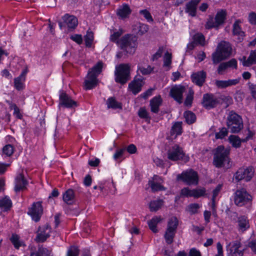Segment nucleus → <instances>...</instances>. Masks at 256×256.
<instances>
[{"mask_svg":"<svg viewBox=\"0 0 256 256\" xmlns=\"http://www.w3.org/2000/svg\"><path fill=\"white\" fill-rule=\"evenodd\" d=\"M232 52V48L230 44L226 41L220 42L214 52L212 54V59L214 64H217L220 62L229 58Z\"/></svg>","mask_w":256,"mask_h":256,"instance_id":"f257e3e1","label":"nucleus"},{"mask_svg":"<svg viewBox=\"0 0 256 256\" xmlns=\"http://www.w3.org/2000/svg\"><path fill=\"white\" fill-rule=\"evenodd\" d=\"M102 68V62H100L88 70L84 83V87L86 90L92 89L98 85L97 78L101 72Z\"/></svg>","mask_w":256,"mask_h":256,"instance_id":"f03ea898","label":"nucleus"},{"mask_svg":"<svg viewBox=\"0 0 256 256\" xmlns=\"http://www.w3.org/2000/svg\"><path fill=\"white\" fill-rule=\"evenodd\" d=\"M213 164L218 168H222L230 162V149L223 146H218L213 150Z\"/></svg>","mask_w":256,"mask_h":256,"instance_id":"7ed1b4c3","label":"nucleus"},{"mask_svg":"<svg viewBox=\"0 0 256 256\" xmlns=\"http://www.w3.org/2000/svg\"><path fill=\"white\" fill-rule=\"evenodd\" d=\"M117 44L126 53L133 54L137 46V38L130 34H126L117 41Z\"/></svg>","mask_w":256,"mask_h":256,"instance_id":"20e7f679","label":"nucleus"},{"mask_svg":"<svg viewBox=\"0 0 256 256\" xmlns=\"http://www.w3.org/2000/svg\"><path fill=\"white\" fill-rule=\"evenodd\" d=\"M130 68L128 64H122L116 67L114 74L116 82L124 84L130 80Z\"/></svg>","mask_w":256,"mask_h":256,"instance_id":"39448f33","label":"nucleus"},{"mask_svg":"<svg viewBox=\"0 0 256 256\" xmlns=\"http://www.w3.org/2000/svg\"><path fill=\"white\" fill-rule=\"evenodd\" d=\"M226 124L232 133L239 132L243 128L241 117L233 111L229 112L227 118Z\"/></svg>","mask_w":256,"mask_h":256,"instance_id":"423d86ee","label":"nucleus"},{"mask_svg":"<svg viewBox=\"0 0 256 256\" xmlns=\"http://www.w3.org/2000/svg\"><path fill=\"white\" fill-rule=\"evenodd\" d=\"M178 224V220L176 216H172L168 220L164 235L166 242L168 244L173 242Z\"/></svg>","mask_w":256,"mask_h":256,"instance_id":"0eeeda50","label":"nucleus"},{"mask_svg":"<svg viewBox=\"0 0 256 256\" xmlns=\"http://www.w3.org/2000/svg\"><path fill=\"white\" fill-rule=\"evenodd\" d=\"M167 155L168 158L172 161L182 160L188 162L189 160V158L186 156L182 148L176 144L168 148Z\"/></svg>","mask_w":256,"mask_h":256,"instance_id":"6e6552de","label":"nucleus"},{"mask_svg":"<svg viewBox=\"0 0 256 256\" xmlns=\"http://www.w3.org/2000/svg\"><path fill=\"white\" fill-rule=\"evenodd\" d=\"M252 200V196L245 188L238 190L234 193V202L238 206H242L250 203Z\"/></svg>","mask_w":256,"mask_h":256,"instance_id":"1a4fd4ad","label":"nucleus"},{"mask_svg":"<svg viewBox=\"0 0 256 256\" xmlns=\"http://www.w3.org/2000/svg\"><path fill=\"white\" fill-rule=\"evenodd\" d=\"M226 14L225 10H221L217 12L214 18L212 16H210L205 25L206 28V29H210L213 28H218L220 25L224 24Z\"/></svg>","mask_w":256,"mask_h":256,"instance_id":"9d476101","label":"nucleus"},{"mask_svg":"<svg viewBox=\"0 0 256 256\" xmlns=\"http://www.w3.org/2000/svg\"><path fill=\"white\" fill-rule=\"evenodd\" d=\"M178 178L181 180L188 185H196L198 182V173L192 169L184 171L180 174H178Z\"/></svg>","mask_w":256,"mask_h":256,"instance_id":"9b49d317","label":"nucleus"},{"mask_svg":"<svg viewBox=\"0 0 256 256\" xmlns=\"http://www.w3.org/2000/svg\"><path fill=\"white\" fill-rule=\"evenodd\" d=\"M242 244L240 240L230 242L226 246L228 254L230 256H243L244 249H240Z\"/></svg>","mask_w":256,"mask_h":256,"instance_id":"f8f14e48","label":"nucleus"},{"mask_svg":"<svg viewBox=\"0 0 256 256\" xmlns=\"http://www.w3.org/2000/svg\"><path fill=\"white\" fill-rule=\"evenodd\" d=\"M41 202H34L31 207L28 208V214L36 222H38L43 214V208Z\"/></svg>","mask_w":256,"mask_h":256,"instance_id":"ddd939ff","label":"nucleus"},{"mask_svg":"<svg viewBox=\"0 0 256 256\" xmlns=\"http://www.w3.org/2000/svg\"><path fill=\"white\" fill-rule=\"evenodd\" d=\"M221 98L212 94H206L203 95L202 104L206 109L210 110L216 107L220 103Z\"/></svg>","mask_w":256,"mask_h":256,"instance_id":"4468645a","label":"nucleus"},{"mask_svg":"<svg viewBox=\"0 0 256 256\" xmlns=\"http://www.w3.org/2000/svg\"><path fill=\"white\" fill-rule=\"evenodd\" d=\"M254 172V169L252 167L240 168L234 175L235 178L238 181L244 180L246 182H248L253 176Z\"/></svg>","mask_w":256,"mask_h":256,"instance_id":"2eb2a0df","label":"nucleus"},{"mask_svg":"<svg viewBox=\"0 0 256 256\" xmlns=\"http://www.w3.org/2000/svg\"><path fill=\"white\" fill-rule=\"evenodd\" d=\"M206 189L204 188L190 190L184 188L181 190L180 195L186 197H194L198 198L206 194Z\"/></svg>","mask_w":256,"mask_h":256,"instance_id":"dca6fc26","label":"nucleus"},{"mask_svg":"<svg viewBox=\"0 0 256 256\" xmlns=\"http://www.w3.org/2000/svg\"><path fill=\"white\" fill-rule=\"evenodd\" d=\"M186 91V88L182 85H176L172 88L170 90V96L178 104L182 102L183 94Z\"/></svg>","mask_w":256,"mask_h":256,"instance_id":"f3484780","label":"nucleus"},{"mask_svg":"<svg viewBox=\"0 0 256 256\" xmlns=\"http://www.w3.org/2000/svg\"><path fill=\"white\" fill-rule=\"evenodd\" d=\"M51 228L48 225L39 227L35 240L37 242H43L50 236Z\"/></svg>","mask_w":256,"mask_h":256,"instance_id":"a211bd4d","label":"nucleus"},{"mask_svg":"<svg viewBox=\"0 0 256 256\" xmlns=\"http://www.w3.org/2000/svg\"><path fill=\"white\" fill-rule=\"evenodd\" d=\"M28 182L22 174H18L15 178L14 190L18 192L26 188Z\"/></svg>","mask_w":256,"mask_h":256,"instance_id":"6ab92c4d","label":"nucleus"},{"mask_svg":"<svg viewBox=\"0 0 256 256\" xmlns=\"http://www.w3.org/2000/svg\"><path fill=\"white\" fill-rule=\"evenodd\" d=\"M240 78H238L235 79H229L228 80H216L214 84L218 88L223 89L238 84L240 82Z\"/></svg>","mask_w":256,"mask_h":256,"instance_id":"aec40b11","label":"nucleus"},{"mask_svg":"<svg viewBox=\"0 0 256 256\" xmlns=\"http://www.w3.org/2000/svg\"><path fill=\"white\" fill-rule=\"evenodd\" d=\"M163 182L162 178L158 176L154 175L152 180L148 182V184L152 188L153 192H157L158 190H163L165 188L162 184Z\"/></svg>","mask_w":256,"mask_h":256,"instance_id":"412c9836","label":"nucleus"},{"mask_svg":"<svg viewBox=\"0 0 256 256\" xmlns=\"http://www.w3.org/2000/svg\"><path fill=\"white\" fill-rule=\"evenodd\" d=\"M78 21L77 18L73 15L65 14V28L68 32L74 30L77 26Z\"/></svg>","mask_w":256,"mask_h":256,"instance_id":"4be33fe9","label":"nucleus"},{"mask_svg":"<svg viewBox=\"0 0 256 256\" xmlns=\"http://www.w3.org/2000/svg\"><path fill=\"white\" fill-rule=\"evenodd\" d=\"M144 82L142 78H134L128 84V90L136 95L140 92Z\"/></svg>","mask_w":256,"mask_h":256,"instance_id":"5701e85b","label":"nucleus"},{"mask_svg":"<svg viewBox=\"0 0 256 256\" xmlns=\"http://www.w3.org/2000/svg\"><path fill=\"white\" fill-rule=\"evenodd\" d=\"M99 188L104 194H115L116 189V186L112 180L110 182H106L102 185L99 186Z\"/></svg>","mask_w":256,"mask_h":256,"instance_id":"b1692460","label":"nucleus"},{"mask_svg":"<svg viewBox=\"0 0 256 256\" xmlns=\"http://www.w3.org/2000/svg\"><path fill=\"white\" fill-rule=\"evenodd\" d=\"M206 76V72L204 70H201L194 73L192 75V79L194 83L200 86H202L204 82Z\"/></svg>","mask_w":256,"mask_h":256,"instance_id":"393cba45","label":"nucleus"},{"mask_svg":"<svg viewBox=\"0 0 256 256\" xmlns=\"http://www.w3.org/2000/svg\"><path fill=\"white\" fill-rule=\"evenodd\" d=\"M162 102V100L160 96H156L151 99L150 101L151 112L155 114L158 113Z\"/></svg>","mask_w":256,"mask_h":256,"instance_id":"a878e982","label":"nucleus"},{"mask_svg":"<svg viewBox=\"0 0 256 256\" xmlns=\"http://www.w3.org/2000/svg\"><path fill=\"white\" fill-rule=\"evenodd\" d=\"M26 74V72H22L20 76L14 80V88L18 90H20L24 88Z\"/></svg>","mask_w":256,"mask_h":256,"instance_id":"bb28decb","label":"nucleus"},{"mask_svg":"<svg viewBox=\"0 0 256 256\" xmlns=\"http://www.w3.org/2000/svg\"><path fill=\"white\" fill-rule=\"evenodd\" d=\"M200 0H192L186 4V12L192 16L196 14V10L198 4Z\"/></svg>","mask_w":256,"mask_h":256,"instance_id":"cd10ccee","label":"nucleus"},{"mask_svg":"<svg viewBox=\"0 0 256 256\" xmlns=\"http://www.w3.org/2000/svg\"><path fill=\"white\" fill-rule=\"evenodd\" d=\"M182 124L181 122H176L173 124L170 132V136L172 139L176 138L178 136L182 134Z\"/></svg>","mask_w":256,"mask_h":256,"instance_id":"c85d7f7f","label":"nucleus"},{"mask_svg":"<svg viewBox=\"0 0 256 256\" xmlns=\"http://www.w3.org/2000/svg\"><path fill=\"white\" fill-rule=\"evenodd\" d=\"M131 13V10L128 4H123L117 10L118 15L122 18H127Z\"/></svg>","mask_w":256,"mask_h":256,"instance_id":"c756f323","label":"nucleus"},{"mask_svg":"<svg viewBox=\"0 0 256 256\" xmlns=\"http://www.w3.org/2000/svg\"><path fill=\"white\" fill-rule=\"evenodd\" d=\"M240 21L236 20L233 24L232 33L234 35L237 36L240 38H243L245 36L244 32L242 30V28L240 25Z\"/></svg>","mask_w":256,"mask_h":256,"instance_id":"7c9ffc66","label":"nucleus"},{"mask_svg":"<svg viewBox=\"0 0 256 256\" xmlns=\"http://www.w3.org/2000/svg\"><path fill=\"white\" fill-rule=\"evenodd\" d=\"M10 240L16 249H18L20 246H26L24 242L20 240V236L16 234H12Z\"/></svg>","mask_w":256,"mask_h":256,"instance_id":"2f4dec72","label":"nucleus"},{"mask_svg":"<svg viewBox=\"0 0 256 256\" xmlns=\"http://www.w3.org/2000/svg\"><path fill=\"white\" fill-rule=\"evenodd\" d=\"M12 206V202L10 199L6 196L0 200V208L3 212H6L10 210Z\"/></svg>","mask_w":256,"mask_h":256,"instance_id":"473e14b6","label":"nucleus"},{"mask_svg":"<svg viewBox=\"0 0 256 256\" xmlns=\"http://www.w3.org/2000/svg\"><path fill=\"white\" fill-rule=\"evenodd\" d=\"M162 220V218L160 216H155L152 218L148 223L150 230L156 233L158 232L156 226Z\"/></svg>","mask_w":256,"mask_h":256,"instance_id":"72a5a7b5","label":"nucleus"},{"mask_svg":"<svg viewBox=\"0 0 256 256\" xmlns=\"http://www.w3.org/2000/svg\"><path fill=\"white\" fill-rule=\"evenodd\" d=\"M164 204V201L160 199H158L151 201L149 204V208L150 212H156L161 208Z\"/></svg>","mask_w":256,"mask_h":256,"instance_id":"f704fd0d","label":"nucleus"},{"mask_svg":"<svg viewBox=\"0 0 256 256\" xmlns=\"http://www.w3.org/2000/svg\"><path fill=\"white\" fill-rule=\"evenodd\" d=\"M78 106V102L65 94V108L74 109Z\"/></svg>","mask_w":256,"mask_h":256,"instance_id":"c9c22d12","label":"nucleus"},{"mask_svg":"<svg viewBox=\"0 0 256 256\" xmlns=\"http://www.w3.org/2000/svg\"><path fill=\"white\" fill-rule=\"evenodd\" d=\"M134 30L136 31L138 30V32H136L137 34L142 36L148 32V26L146 24L140 23L137 26H135Z\"/></svg>","mask_w":256,"mask_h":256,"instance_id":"e433bc0d","label":"nucleus"},{"mask_svg":"<svg viewBox=\"0 0 256 256\" xmlns=\"http://www.w3.org/2000/svg\"><path fill=\"white\" fill-rule=\"evenodd\" d=\"M106 104L108 108L114 109L122 108V106L120 103L118 102L114 98L111 97L108 98Z\"/></svg>","mask_w":256,"mask_h":256,"instance_id":"4c0bfd02","label":"nucleus"},{"mask_svg":"<svg viewBox=\"0 0 256 256\" xmlns=\"http://www.w3.org/2000/svg\"><path fill=\"white\" fill-rule=\"evenodd\" d=\"M50 250L42 246L39 247L36 253L31 252L30 256H50Z\"/></svg>","mask_w":256,"mask_h":256,"instance_id":"58836bf2","label":"nucleus"},{"mask_svg":"<svg viewBox=\"0 0 256 256\" xmlns=\"http://www.w3.org/2000/svg\"><path fill=\"white\" fill-rule=\"evenodd\" d=\"M238 226L240 228L242 231L246 230L248 228H249V224L248 222V220L246 217L244 216H240L238 218Z\"/></svg>","mask_w":256,"mask_h":256,"instance_id":"ea45409f","label":"nucleus"},{"mask_svg":"<svg viewBox=\"0 0 256 256\" xmlns=\"http://www.w3.org/2000/svg\"><path fill=\"white\" fill-rule=\"evenodd\" d=\"M74 192L72 189H68L65 192V202L68 204H72L74 200Z\"/></svg>","mask_w":256,"mask_h":256,"instance_id":"a19ab883","label":"nucleus"},{"mask_svg":"<svg viewBox=\"0 0 256 256\" xmlns=\"http://www.w3.org/2000/svg\"><path fill=\"white\" fill-rule=\"evenodd\" d=\"M184 116L188 124H192L196 120V115L190 111L186 112L184 113Z\"/></svg>","mask_w":256,"mask_h":256,"instance_id":"79ce46f5","label":"nucleus"},{"mask_svg":"<svg viewBox=\"0 0 256 256\" xmlns=\"http://www.w3.org/2000/svg\"><path fill=\"white\" fill-rule=\"evenodd\" d=\"M193 41L197 44L204 46L205 44V38L204 35L201 34H196L193 36Z\"/></svg>","mask_w":256,"mask_h":256,"instance_id":"37998d69","label":"nucleus"},{"mask_svg":"<svg viewBox=\"0 0 256 256\" xmlns=\"http://www.w3.org/2000/svg\"><path fill=\"white\" fill-rule=\"evenodd\" d=\"M256 63V50H251L248 58L246 66H250Z\"/></svg>","mask_w":256,"mask_h":256,"instance_id":"c03bdc74","label":"nucleus"},{"mask_svg":"<svg viewBox=\"0 0 256 256\" xmlns=\"http://www.w3.org/2000/svg\"><path fill=\"white\" fill-rule=\"evenodd\" d=\"M94 40V34L90 31H87L84 36V42L87 47H90Z\"/></svg>","mask_w":256,"mask_h":256,"instance_id":"a18cd8bd","label":"nucleus"},{"mask_svg":"<svg viewBox=\"0 0 256 256\" xmlns=\"http://www.w3.org/2000/svg\"><path fill=\"white\" fill-rule=\"evenodd\" d=\"M229 140L232 146L235 148H239L241 145L242 140L236 136H230L229 137Z\"/></svg>","mask_w":256,"mask_h":256,"instance_id":"49530a36","label":"nucleus"},{"mask_svg":"<svg viewBox=\"0 0 256 256\" xmlns=\"http://www.w3.org/2000/svg\"><path fill=\"white\" fill-rule=\"evenodd\" d=\"M200 208V206L198 204H191L188 206L186 210L190 214H194L198 213Z\"/></svg>","mask_w":256,"mask_h":256,"instance_id":"de8ad7c7","label":"nucleus"},{"mask_svg":"<svg viewBox=\"0 0 256 256\" xmlns=\"http://www.w3.org/2000/svg\"><path fill=\"white\" fill-rule=\"evenodd\" d=\"M194 92L192 90L190 89L188 93L184 102V104L186 106H191L193 98Z\"/></svg>","mask_w":256,"mask_h":256,"instance_id":"09e8293b","label":"nucleus"},{"mask_svg":"<svg viewBox=\"0 0 256 256\" xmlns=\"http://www.w3.org/2000/svg\"><path fill=\"white\" fill-rule=\"evenodd\" d=\"M138 115L140 118H145L149 120H150V117L149 116V114L145 108L143 107L140 108L138 112Z\"/></svg>","mask_w":256,"mask_h":256,"instance_id":"8fccbe9b","label":"nucleus"},{"mask_svg":"<svg viewBox=\"0 0 256 256\" xmlns=\"http://www.w3.org/2000/svg\"><path fill=\"white\" fill-rule=\"evenodd\" d=\"M154 68L150 66H148L147 68L142 66L138 68V71H139L143 75L150 74L152 72Z\"/></svg>","mask_w":256,"mask_h":256,"instance_id":"3c124183","label":"nucleus"},{"mask_svg":"<svg viewBox=\"0 0 256 256\" xmlns=\"http://www.w3.org/2000/svg\"><path fill=\"white\" fill-rule=\"evenodd\" d=\"M2 152L4 154L10 156L14 153V147L11 144H6L3 148Z\"/></svg>","mask_w":256,"mask_h":256,"instance_id":"603ef678","label":"nucleus"},{"mask_svg":"<svg viewBox=\"0 0 256 256\" xmlns=\"http://www.w3.org/2000/svg\"><path fill=\"white\" fill-rule=\"evenodd\" d=\"M79 250L76 246H71L68 249L66 256H78Z\"/></svg>","mask_w":256,"mask_h":256,"instance_id":"864d4df0","label":"nucleus"},{"mask_svg":"<svg viewBox=\"0 0 256 256\" xmlns=\"http://www.w3.org/2000/svg\"><path fill=\"white\" fill-rule=\"evenodd\" d=\"M228 134V131L227 129L226 128H222L218 132L216 133L215 137L216 139H222L226 136Z\"/></svg>","mask_w":256,"mask_h":256,"instance_id":"5fc2aeb1","label":"nucleus"},{"mask_svg":"<svg viewBox=\"0 0 256 256\" xmlns=\"http://www.w3.org/2000/svg\"><path fill=\"white\" fill-rule=\"evenodd\" d=\"M140 14L143 15L144 16L149 22H153V18L150 12L146 10H143L140 11Z\"/></svg>","mask_w":256,"mask_h":256,"instance_id":"6e6d98bb","label":"nucleus"},{"mask_svg":"<svg viewBox=\"0 0 256 256\" xmlns=\"http://www.w3.org/2000/svg\"><path fill=\"white\" fill-rule=\"evenodd\" d=\"M172 63V54L168 52H166L164 56V66H170Z\"/></svg>","mask_w":256,"mask_h":256,"instance_id":"4d7b16f0","label":"nucleus"},{"mask_svg":"<svg viewBox=\"0 0 256 256\" xmlns=\"http://www.w3.org/2000/svg\"><path fill=\"white\" fill-rule=\"evenodd\" d=\"M70 38L78 44H81L82 42V38L81 34H75L71 35Z\"/></svg>","mask_w":256,"mask_h":256,"instance_id":"13d9d810","label":"nucleus"},{"mask_svg":"<svg viewBox=\"0 0 256 256\" xmlns=\"http://www.w3.org/2000/svg\"><path fill=\"white\" fill-rule=\"evenodd\" d=\"M122 32L121 30L117 31L116 32H114L112 34H111L110 39V40L113 42H116L118 40V38L122 35Z\"/></svg>","mask_w":256,"mask_h":256,"instance_id":"bf43d9fd","label":"nucleus"},{"mask_svg":"<svg viewBox=\"0 0 256 256\" xmlns=\"http://www.w3.org/2000/svg\"><path fill=\"white\" fill-rule=\"evenodd\" d=\"M124 151H125L124 148H121V149L116 150V152L115 154L114 155V158L116 160H117L118 159H120V158H121L122 156Z\"/></svg>","mask_w":256,"mask_h":256,"instance_id":"052dcab7","label":"nucleus"},{"mask_svg":"<svg viewBox=\"0 0 256 256\" xmlns=\"http://www.w3.org/2000/svg\"><path fill=\"white\" fill-rule=\"evenodd\" d=\"M163 52V48L160 47L158 48V50L152 56V61H154L157 60L160 57H161L162 54Z\"/></svg>","mask_w":256,"mask_h":256,"instance_id":"680f3d73","label":"nucleus"},{"mask_svg":"<svg viewBox=\"0 0 256 256\" xmlns=\"http://www.w3.org/2000/svg\"><path fill=\"white\" fill-rule=\"evenodd\" d=\"M228 68L227 64L226 62L221 63L217 70L218 72L220 74H223L224 71H225Z\"/></svg>","mask_w":256,"mask_h":256,"instance_id":"e2e57ef3","label":"nucleus"},{"mask_svg":"<svg viewBox=\"0 0 256 256\" xmlns=\"http://www.w3.org/2000/svg\"><path fill=\"white\" fill-rule=\"evenodd\" d=\"M248 21L252 25L256 24V14L255 12H252L249 14Z\"/></svg>","mask_w":256,"mask_h":256,"instance_id":"0e129e2a","label":"nucleus"},{"mask_svg":"<svg viewBox=\"0 0 256 256\" xmlns=\"http://www.w3.org/2000/svg\"><path fill=\"white\" fill-rule=\"evenodd\" d=\"M188 256H202L200 250L196 248H192L190 250Z\"/></svg>","mask_w":256,"mask_h":256,"instance_id":"69168bd1","label":"nucleus"},{"mask_svg":"<svg viewBox=\"0 0 256 256\" xmlns=\"http://www.w3.org/2000/svg\"><path fill=\"white\" fill-rule=\"evenodd\" d=\"M226 62L228 68H233L236 69L237 68V62L234 58H232Z\"/></svg>","mask_w":256,"mask_h":256,"instance_id":"338daca9","label":"nucleus"},{"mask_svg":"<svg viewBox=\"0 0 256 256\" xmlns=\"http://www.w3.org/2000/svg\"><path fill=\"white\" fill-rule=\"evenodd\" d=\"M153 90H154L152 88L148 89L146 92L141 94L140 96L144 99H146L152 95Z\"/></svg>","mask_w":256,"mask_h":256,"instance_id":"774afa93","label":"nucleus"}]
</instances>
